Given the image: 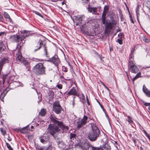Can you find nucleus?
Instances as JSON below:
<instances>
[{"mask_svg": "<svg viewBox=\"0 0 150 150\" xmlns=\"http://www.w3.org/2000/svg\"><path fill=\"white\" fill-rule=\"evenodd\" d=\"M21 62L23 63V64L25 66L27 71H29L30 70V64L28 62L24 59V60H23Z\"/></svg>", "mask_w": 150, "mask_h": 150, "instance_id": "2eb2a0df", "label": "nucleus"}, {"mask_svg": "<svg viewBox=\"0 0 150 150\" xmlns=\"http://www.w3.org/2000/svg\"><path fill=\"white\" fill-rule=\"evenodd\" d=\"M48 61L51 62L55 65L57 66L60 63V61L57 55H55L52 58H50Z\"/></svg>", "mask_w": 150, "mask_h": 150, "instance_id": "9d476101", "label": "nucleus"}, {"mask_svg": "<svg viewBox=\"0 0 150 150\" xmlns=\"http://www.w3.org/2000/svg\"><path fill=\"white\" fill-rule=\"evenodd\" d=\"M147 96L150 97V92H149V93L148 94V95Z\"/></svg>", "mask_w": 150, "mask_h": 150, "instance_id": "4d7b16f0", "label": "nucleus"}, {"mask_svg": "<svg viewBox=\"0 0 150 150\" xmlns=\"http://www.w3.org/2000/svg\"><path fill=\"white\" fill-rule=\"evenodd\" d=\"M97 8L96 7H89L88 8V10L90 12L94 13L96 11Z\"/></svg>", "mask_w": 150, "mask_h": 150, "instance_id": "412c9836", "label": "nucleus"}, {"mask_svg": "<svg viewBox=\"0 0 150 150\" xmlns=\"http://www.w3.org/2000/svg\"><path fill=\"white\" fill-rule=\"evenodd\" d=\"M41 47L43 48L45 54L46 55V57H47V47L45 45L43 44V42L42 41H40L38 43L35 44L34 45L33 48L34 50V51L35 52L40 49Z\"/></svg>", "mask_w": 150, "mask_h": 150, "instance_id": "20e7f679", "label": "nucleus"}, {"mask_svg": "<svg viewBox=\"0 0 150 150\" xmlns=\"http://www.w3.org/2000/svg\"><path fill=\"white\" fill-rule=\"evenodd\" d=\"M148 138L149 139V140H150V136H149V137H148Z\"/></svg>", "mask_w": 150, "mask_h": 150, "instance_id": "0e129e2a", "label": "nucleus"}, {"mask_svg": "<svg viewBox=\"0 0 150 150\" xmlns=\"http://www.w3.org/2000/svg\"><path fill=\"white\" fill-rule=\"evenodd\" d=\"M148 138L149 139V140H150V136H149V137H148Z\"/></svg>", "mask_w": 150, "mask_h": 150, "instance_id": "774afa93", "label": "nucleus"}, {"mask_svg": "<svg viewBox=\"0 0 150 150\" xmlns=\"http://www.w3.org/2000/svg\"><path fill=\"white\" fill-rule=\"evenodd\" d=\"M51 122L54 124V125H50L47 128L48 132L54 137L60 132L61 129L68 130V127L65 126L61 122L57 120V119L52 115L50 117Z\"/></svg>", "mask_w": 150, "mask_h": 150, "instance_id": "f257e3e1", "label": "nucleus"}, {"mask_svg": "<svg viewBox=\"0 0 150 150\" xmlns=\"http://www.w3.org/2000/svg\"><path fill=\"white\" fill-rule=\"evenodd\" d=\"M8 59L6 58H4L0 62V71H1L4 64L6 63H8Z\"/></svg>", "mask_w": 150, "mask_h": 150, "instance_id": "dca6fc26", "label": "nucleus"}, {"mask_svg": "<svg viewBox=\"0 0 150 150\" xmlns=\"http://www.w3.org/2000/svg\"><path fill=\"white\" fill-rule=\"evenodd\" d=\"M76 136V135L75 134L71 133L70 134V139H71L72 138H74Z\"/></svg>", "mask_w": 150, "mask_h": 150, "instance_id": "2f4dec72", "label": "nucleus"}, {"mask_svg": "<svg viewBox=\"0 0 150 150\" xmlns=\"http://www.w3.org/2000/svg\"><path fill=\"white\" fill-rule=\"evenodd\" d=\"M35 13L37 15H39L40 16L42 17L41 14L38 12L37 11H35Z\"/></svg>", "mask_w": 150, "mask_h": 150, "instance_id": "4c0bfd02", "label": "nucleus"}, {"mask_svg": "<svg viewBox=\"0 0 150 150\" xmlns=\"http://www.w3.org/2000/svg\"><path fill=\"white\" fill-rule=\"evenodd\" d=\"M148 134H148L147 133H146V134H145V135H146V136H147V135H148Z\"/></svg>", "mask_w": 150, "mask_h": 150, "instance_id": "052dcab7", "label": "nucleus"}, {"mask_svg": "<svg viewBox=\"0 0 150 150\" xmlns=\"http://www.w3.org/2000/svg\"><path fill=\"white\" fill-rule=\"evenodd\" d=\"M3 18L1 14H0V21H3Z\"/></svg>", "mask_w": 150, "mask_h": 150, "instance_id": "37998d69", "label": "nucleus"}, {"mask_svg": "<svg viewBox=\"0 0 150 150\" xmlns=\"http://www.w3.org/2000/svg\"><path fill=\"white\" fill-rule=\"evenodd\" d=\"M6 145L7 147L10 150H13V148L11 147L10 144L8 143H6Z\"/></svg>", "mask_w": 150, "mask_h": 150, "instance_id": "7c9ffc66", "label": "nucleus"}, {"mask_svg": "<svg viewBox=\"0 0 150 150\" xmlns=\"http://www.w3.org/2000/svg\"><path fill=\"white\" fill-rule=\"evenodd\" d=\"M6 45V43L5 41L0 40V53L5 51Z\"/></svg>", "mask_w": 150, "mask_h": 150, "instance_id": "f8f14e48", "label": "nucleus"}, {"mask_svg": "<svg viewBox=\"0 0 150 150\" xmlns=\"http://www.w3.org/2000/svg\"><path fill=\"white\" fill-rule=\"evenodd\" d=\"M144 133L145 134H146V133H147L146 132V131H144Z\"/></svg>", "mask_w": 150, "mask_h": 150, "instance_id": "680f3d73", "label": "nucleus"}, {"mask_svg": "<svg viewBox=\"0 0 150 150\" xmlns=\"http://www.w3.org/2000/svg\"><path fill=\"white\" fill-rule=\"evenodd\" d=\"M38 150H43L44 148L42 147H39L38 148Z\"/></svg>", "mask_w": 150, "mask_h": 150, "instance_id": "ea45409f", "label": "nucleus"}, {"mask_svg": "<svg viewBox=\"0 0 150 150\" xmlns=\"http://www.w3.org/2000/svg\"><path fill=\"white\" fill-rule=\"evenodd\" d=\"M116 21H113L112 22L107 23L105 25V29L108 30V29H111L115 25Z\"/></svg>", "mask_w": 150, "mask_h": 150, "instance_id": "9b49d317", "label": "nucleus"}, {"mask_svg": "<svg viewBox=\"0 0 150 150\" xmlns=\"http://www.w3.org/2000/svg\"><path fill=\"white\" fill-rule=\"evenodd\" d=\"M125 72H126V74L127 76V77L128 78H129V75H128V72L126 71Z\"/></svg>", "mask_w": 150, "mask_h": 150, "instance_id": "3c124183", "label": "nucleus"}, {"mask_svg": "<svg viewBox=\"0 0 150 150\" xmlns=\"http://www.w3.org/2000/svg\"><path fill=\"white\" fill-rule=\"evenodd\" d=\"M53 109L57 114H59L61 112L62 110V108L60 105L59 102L57 100L55 101L53 104Z\"/></svg>", "mask_w": 150, "mask_h": 150, "instance_id": "39448f33", "label": "nucleus"}, {"mask_svg": "<svg viewBox=\"0 0 150 150\" xmlns=\"http://www.w3.org/2000/svg\"><path fill=\"white\" fill-rule=\"evenodd\" d=\"M81 95H82V99L83 100L84 99V98H85V96H84V95L83 93H82Z\"/></svg>", "mask_w": 150, "mask_h": 150, "instance_id": "de8ad7c7", "label": "nucleus"}, {"mask_svg": "<svg viewBox=\"0 0 150 150\" xmlns=\"http://www.w3.org/2000/svg\"><path fill=\"white\" fill-rule=\"evenodd\" d=\"M33 71L37 75L45 74V68L41 63L37 64L34 66L33 69Z\"/></svg>", "mask_w": 150, "mask_h": 150, "instance_id": "7ed1b4c3", "label": "nucleus"}, {"mask_svg": "<svg viewBox=\"0 0 150 150\" xmlns=\"http://www.w3.org/2000/svg\"><path fill=\"white\" fill-rule=\"evenodd\" d=\"M45 138L44 136H41L39 137V139L40 140V142L42 143H44L45 141Z\"/></svg>", "mask_w": 150, "mask_h": 150, "instance_id": "b1692460", "label": "nucleus"}, {"mask_svg": "<svg viewBox=\"0 0 150 150\" xmlns=\"http://www.w3.org/2000/svg\"><path fill=\"white\" fill-rule=\"evenodd\" d=\"M74 17L75 19V22L76 25H79L81 23L82 21L84 18V16L83 15H78L74 16Z\"/></svg>", "mask_w": 150, "mask_h": 150, "instance_id": "1a4fd4ad", "label": "nucleus"}, {"mask_svg": "<svg viewBox=\"0 0 150 150\" xmlns=\"http://www.w3.org/2000/svg\"><path fill=\"white\" fill-rule=\"evenodd\" d=\"M33 128H34V127H33V126H32L31 127V129H33Z\"/></svg>", "mask_w": 150, "mask_h": 150, "instance_id": "13d9d810", "label": "nucleus"}, {"mask_svg": "<svg viewBox=\"0 0 150 150\" xmlns=\"http://www.w3.org/2000/svg\"><path fill=\"white\" fill-rule=\"evenodd\" d=\"M87 102L88 104V105H90V103L89 102V101L88 100V98H87Z\"/></svg>", "mask_w": 150, "mask_h": 150, "instance_id": "8fccbe9b", "label": "nucleus"}, {"mask_svg": "<svg viewBox=\"0 0 150 150\" xmlns=\"http://www.w3.org/2000/svg\"><path fill=\"white\" fill-rule=\"evenodd\" d=\"M144 105L146 106H149L148 109L150 110V103H144Z\"/></svg>", "mask_w": 150, "mask_h": 150, "instance_id": "473e14b6", "label": "nucleus"}, {"mask_svg": "<svg viewBox=\"0 0 150 150\" xmlns=\"http://www.w3.org/2000/svg\"><path fill=\"white\" fill-rule=\"evenodd\" d=\"M105 17L106 16H103V15H102L101 18L102 23L103 24H104L105 23L106 19Z\"/></svg>", "mask_w": 150, "mask_h": 150, "instance_id": "393cba45", "label": "nucleus"}, {"mask_svg": "<svg viewBox=\"0 0 150 150\" xmlns=\"http://www.w3.org/2000/svg\"><path fill=\"white\" fill-rule=\"evenodd\" d=\"M109 7L107 6H105L104 8L103 11V13L102 15L103 16H106V13L108 11Z\"/></svg>", "mask_w": 150, "mask_h": 150, "instance_id": "aec40b11", "label": "nucleus"}, {"mask_svg": "<svg viewBox=\"0 0 150 150\" xmlns=\"http://www.w3.org/2000/svg\"><path fill=\"white\" fill-rule=\"evenodd\" d=\"M134 55L133 54H130V56L129 57V59H132V57H133Z\"/></svg>", "mask_w": 150, "mask_h": 150, "instance_id": "79ce46f5", "label": "nucleus"}, {"mask_svg": "<svg viewBox=\"0 0 150 150\" xmlns=\"http://www.w3.org/2000/svg\"><path fill=\"white\" fill-rule=\"evenodd\" d=\"M144 40H145V42H146L148 43L149 42V40L146 38H145Z\"/></svg>", "mask_w": 150, "mask_h": 150, "instance_id": "58836bf2", "label": "nucleus"}, {"mask_svg": "<svg viewBox=\"0 0 150 150\" xmlns=\"http://www.w3.org/2000/svg\"><path fill=\"white\" fill-rule=\"evenodd\" d=\"M57 87L59 89L62 88V84H59L57 85Z\"/></svg>", "mask_w": 150, "mask_h": 150, "instance_id": "e433bc0d", "label": "nucleus"}, {"mask_svg": "<svg viewBox=\"0 0 150 150\" xmlns=\"http://www.w3.org/2000/svg\"><path fill=\"white\" fill-rule=\"evenodd\" d=\"M74 99H73V103H72V104H73V106H74Z\"/></svg>", "mask_w": 150, "mask_h": 150, "instance_id": "864d4df0", "label": "nucleus"}, {"mask_svg": "<svg viewBox=\"0 0 150 150\" xmlns=\"http://www.w3.org/2000/svg\"><path fill=\"white\" fill-rule=\"evenodd\" d=\"M148 138L149 139V140H150V136H149V137H148Z\"/></svg>", "mask_w": 150, "mask_h": 150, "instance_id": "69168bd1", "label": "nucleus"}, {"mask_svg": "<svg viewBox=\"0 0 150 150\" xmlns=\"http://www.w3.org/2000/svg\"><path fill=\"white\" fill-rule=\"evenodd\" d=\"M87 120L88 117L86 115H84L82 119L79 118L78 119L76 122L77 127L80 128L85 125L87 122Z\"/></svg>", "mask_w": 150, "mask_h": 150, "instance_id": "423d86ee", "label": "nucleus"}, {"mask_svg": "<svg viewBox=\"0 0 150 150\" xmlns=\"http://www.w3.org/2000/svg\"><path fill=\"white\" fill-rule=\"evenodd\" d=\"M100 139L101 140V143L103 145L108 144V137L107 135L104 133L100 134L99 136Z\"/></svg>", "mask_w": 150, "mask_h": 150, "instance_id": "6e6552de", "label": "nucleus"}, {"mask_svg": "<svg viewBox=\"0 0 150 150\" xmlns=\"http://www.w3.org/2000/svg\"><path fill=\"white\" fill-rule=\"evenodd\" d=\"M147 137H149V136H150L149 135V134H148V135H147V136H146Z\"/></svg>", "mask_w": 150, "mask_h": 150, "instance_id": "bf43d9fd", "label": "nucleus"}, {"mask_svg": "<svg viewBox=\"0 0 150 150\" xmlns=\"http://www.w3.org/2000/svg\"><path fill=\"white\" fill-rule=\"evenodd\" d=\"M139 9L138 8H137L136 9V13L137 14V19L138 22H139Z\"/></svg>", "mask_w": 150, "mask_h": 150, "instance_id": "c85d7f7f", "label": "nucleus"}, {"mask_svg": "<svg viewBox=\"0 0 150 150\" xmlns=\"http://www.w3.org/2000/svg\"><path fill=\"white\" fill-rule=\"evenodd\" d=\"M5 95H4V93H2L0 97V98H2L3 99Z\"/></svg>", "mask_w": 150, "mask_h": 150, "instance_id": "49530a36", "label": "nucleus"}, {"mask_svg": "<svg viewBox=\"0 0 150 150\" xmlns=\"http://www.w3.org/2000/svg\"><path fill=\"white\" fill-rule=\"evenodd\" d=\"M4 17L6 18H8L10 20V18L8 14L6 12H4Z\"/></svg>", "mask_w": 150, "mask_h": 150, "instance_id": "bb28decb", "label": "nucleus"}, {"mask_svg": "<svg viewBox=\"0 0 150 150\" xmlns=\"http://www.w3.org/2000/svg\"><path fill=\"white\" fill-rule=\"evenodd\" d=\"M13 83H11L8 86V87L4 91V92L6 93H7L9 91L10 89H13L14 88L12 87L11 86L13 85Z\"/></svg>", "mask_w": 150, "mask_h": 150, "instance_id": "6ab92c4d", "label": "nucleus"}, {"mask_svg": "<svg viewBox=\"0 0 150 150\" xmlns=\"http://www.w3.org/2000/svg\"><path fill=\"white\" fill-rule=\"evenodd\" d=\"M25 37H26V36L25 35H23L21 36V40H22V39L23 40V39H24L25 38Z\"/></svg>", "mask_w": 150, "mask_h": 150, "instance_id": "c03bdc74", "label": "nucleus"}, {"mask_svg": "<svg viewBox=\"0 0 150 150\" xmlns=\"http://www.w3.org/2000/svg\"><path fill=\"white\" fill-rule=\"evenodd\" d=\"M141 73L140 72L138 73L136 75V76L134 78H133V79H132V81L134 82V81L136 79H137V78L141 77Z\"/></svg>", "mask_w": 150, "mask_h": 150, "instance_id": "4be33fe9", "label": "nucleus"}, {"mask_svg": "<svg viewBox=\"0 0 150 150\" xmlns=\"http://www.w3.org/2000/svg\"><path fill=\"white\" fill-rule=\"evenodd\" d=\"M17 56L16 57V59L17 61L20 62H21L23 60H24V59L22 57L21 53L19 52L18 54H16Z\"/></svg>", "mask_w": 150, "mask_h": 150, "instance_id": "f3484780", "label": "nucleus"}, {"mask_svg": "<svg viewBox=\"0 0 150 150\" xmlns=\"http://www.w3.org/2000/svg\"><path fill=\"white\" fill-rule=\"evenodd\" d=\"M46 114V111L45 109H42L41 110L40 112L39 113V115L42 116H44Z\"/></svg>", "mask_w": 150, "mask_h": 150, "instance_id": "5701e85b", "label": "nucleus"}, {"mask_svg": "<svg viewBox=\"0 0 150 150\" xmlns=\"http://www.w3.org/2000/svg\"><path fill=\"white\" fill-rule=\"evenodd\" d=\"M21 41L23 44H24L25 42V41L23 39L21 40Z\"/></svg>", "mask_w": 150, "mask_h": 150, "instance_id": "09e8293b", "label": "nucleus"}, {"mask_svg": "<svg viewBox=\"0 0 150 150\" xmlns=\"http://www.w3.org/2000/svg\"><path fill=\"white\" fill-rule=\"evenodd\" d=\"M127 120L129 123H132L133 122L132 118L130 116H127Z\"/></svg>", "mask_w": 150, "mask_h": 150, "instance_id": "a878e982", "label": "nucleus"}, {"mask_svg": "<svg viewBox=\"0 0 150 150\" xmlns=\"http://www.w3.org/2000/svg\"><path fill=\"white\" fill-rule=\"evenodd\" d=\"M148 138L149 139V140H150V136H149V137H148Z\"/></svg>", "mask_w": 150, "mask_h": 150, "instance_id": "338daca9", "label": "nucleus"}, {"mask_svg": "<svg viewBox=\"0 0 150 150\" xmlns=\"http://www.w3.org/2000/svg\"><path fill=\"white\" fill-rule=\"evenodd\" d=\"M130 21H131V22L133 23H134V22L133 20V19L131 17V16H130Z\"/></svg>", "mask_w": 150, "mask_h": 150, "instance_id": "a18cd8bd", "label": "nucleus"}, {"mask_svg": "<svg viewBox=\"0 0 150 150\" xmlns=\"http://www.w3.org/2000/svg\"><path fill=\"white\" fill-rule=\"evenodd\" d=\"M96 53L98 56L99 57V58H100V60L103 62V61L102 60V59L101 57L100 56L99 54L98 53H97V52H96Z\"/></svg>", "mask_w": 150, "mask_h": 150, "instance_id": "a19ab883", "label": "nucleus"}, {"mask_svg": "<svg viewBox=\"0 0 150 150\" xmlns=\"http://www.w3.org/2000/svg\"><path fill=\"white\" fill-rule=\"evenodd\" d=\"M143 90L144 93L147 96L149 93L150 91H149L146 87L144 85L143 87Z\"/></svg>", "mask_w": 150, "mask_h": 150, "instance_id": "a211bd4d", "label": "nucleus"}, {"mask_svg": "<svg viewBox=\"0 0 150 150\" xmlns=\"http://www.w3.org/2000/svg\"><path fill=\"white\" fill-rule=\"evenodd\" d=\"M0 130L3 135H4L6 133L5 130L3 128H1L0 129Z\"/></svg>", "mask_w": 150, "mask_h": 150, "instance_id": "c756f323", "label": "nucleus"}, {"mask_svg": "<svg viewBox=\"0 0 150 150\" xmlns=\"http://www.w3.org/2000/svg\"><path fill=\"white\" fill-rule=\"evenodd\" d=\"M6 33L4 32H1L0 33V37L3 36L4 35H6Z\"/></svg>", "mask_w": 150, "mask_h": 150, "instance_id": "f704fd0d", "label": "nucleus"}, {"mask_svg": "<svg viewBox=\"0 0 150 150\" xmlns=\"http://www.w3.org/2000/svg\"><path fill=\"white\" fill-rule=\"evenodd\" d=\"M68 95H73L79 96V93L77 91V90L74 88H72L67 93Z\"/></svg>", "mask_w": 150, "mask_h": 150, "instance_id": "ddd939ff", "label": "nucleus"}, {"mask_svg": "<svg viewBox=\"0 0 150 150\" xmlns=\"http://www.w3.org/2000/svg\"><path fill=\"white\" fill-rule=\"evenodd\" d=\"M90 131L88 134V137L91 141H95L99 137L100 133L98 128L94 123H90L88 125Z\"/></svg>", "mask_w": 150, "mask_h": 150, "instance_id": "f03ea898", "label": "nucleus"}, {"mask_svg": "<svg viewBox=\"0 0 150 150\" xmlns=\"http://www.w3.org/2000/svg\"><path fill=\"white\" fill-rule=\"evenodd\" d=\"M133 142H134V143H135V142H136V140L135 139H133Z\"/></svg>", "mask_w": 150, "mask_h": 150, "instance_id": "5fc2aeb1", "label": "nucleus"}, {"mask_svg": "<svg viewBox=\"0 0 150 150\" xmlns=\"http://www.w3.org/2000/svg\"><path fill=\"white\" fill-rule=\"evenodd\" d=\"M118 42L119 44L122 45V40L120 39H117Z\"/></svg>", "mask_w": 150, "mask_h": 150, "instance_id": "c9c22d12", "label": "nucleus"}, {"mask_svg": "<svg viewBox=\"0 0 150 150\" xmlns=\"http://www.w3.org/2000/svg\"><path fill=\"white\" fill-rule=\"evenodd\" d=\"M90 148L92 150H99L100 149L98 147H95L92 146H90Z\"/></svg>", "mask_w": 150, "mask_h": 150, "instance_id": "cd10ccee", "label": "nucleus"}, {"mask_svg": "<svg viewBox=\"0 0 150 150\" xmlns=\"http://www.w3.org/2000/svg\"><path fill=\"white\" fill-rule=\"evenodd\" d=\"M122 34H121V33H120V34L118 35V36H119L120 35L121 36H122Z\"/></svg>", "mask_w": 150, "mask_h": 150, "instance_id": "6e6d98bb", "label": "nucleus"}, {"mask_svg": "<svg viewBox=\"0 0 150 150\" xmlns=\"http://www.w3.org/2000/svg\"><path fill=\"white\" fill-rule=\"evenodd\" d=\"M7 76L6 75H4V76H3V84H4L5 82V80L6 79V77Z\"/></svg>", "mask_w": 150, "mask_h": 150, "instance_id": "72a5a7b5", "label": "nucleus"}, {"mask_svg": "<svg viewBox=\"0 0 150 150\" xmlns=\"http://www.w3.org/2000/svg\"><path fill=\"white\" fill-rule=\"evenodd\" d=\"M129 69L130 71L133 73L136 74L138 72L139 70L138 67L135 65L132 61L129 62Z\"/></svg>", "mask_w": 150, "mask_h": 150, "instance_id": "0eeeda50", "label": "nucleus"}, {"mask_svg": "<svg viewBox=\"0 0 150 150\" xmlns=\"http://www.w3.org/2000/svg\"><path fill=\"white\" fill-rule=\"evenodd\" d=\"M112 50V48H110V51H111V50Z\"/></svg>", "mask_w": 150, "mask_h": 150, "instance_id": "e2e57ef3", "label": "nucleus"}, {"mask_svg": "<svg viewBox=\"0 0 150 150\" xmlns=\"http://www.w3.org/2000/svg\"><path fill=\"white\" fill-rule=\"evenodd\" d=\"M10 40L13 42H18L20 40V37L17 35L12 36L10 38Z\"/></svg>", "mask_w": 150, "mask_h": 150, "instance_id": "4468645a", "label": "nucleus"}, {"mask_svg": "<svg viewBox=\"0 0 150 150\" xmlns=\"http://www.w3.org/2000/svg\"><path fill=\"white\" fill-rule=\"evenodd\" d=\"M134 49H133V50H132L131 54H133V52H134Z\"/></svg>", "mask_w": 150, "mask_h": 150, "instance_id": "603ef678", "label": "nucleus"}]
</instances>
